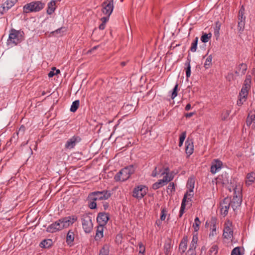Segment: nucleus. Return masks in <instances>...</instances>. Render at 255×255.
<instances>
[{
  "label": "nucleus",
  "instance_id": "obj_1",
  "mask_svg": "<svg viewBox=\"0 0 255 255\" xmlns=\"http://www.w3.org/2000/svg\"><path fill=\"white\" fill-rule=\"evenodd\" d=\"M111 196L109 191L103 190L102 191H95L91 193L88 196V206L91 209L97 208V201L106 200Z\"/></svg>",
  "mask_w": 255,
  "mask_h": 255
},
{
  "label": "nucleus",
  "instance_id": "obj_2",
  "mask_svg": "<svg viewBox=\"0 0 255 255\" xmlns=\"http://www.w3.org/2000/svg\"><path fill=\"white\" fill-rule=\"evenodd\" d=\"M24 39V33L21 30L12 28L9 31L7 43L8 45L16 46Z\"/></svg>",
  "mask_w": 255,
  "mask_h": 255
},
{
  "label": "nucleus",
  "instance_id": "obj_3",
  "mask_svg": "<svg viewBox=\"0 0 255 255\" xmlns=\"http://www.w3.org/2000/svg\"><path fill=\"white\" fill-rule=\"evenodd\" d=\"M135 171V168L132 165L122 169L114 177L116 181L124 182L127 180Z\"/></svg>",
  "mask_w": 255,
  "mask_h": 255
},
{
  "label": "nucleus",
  "instance_id": "obj_4",
  "mask_svg": "<svg viewBox=\"0 0 255 255\" xmlns=\"http://www.w3.org/2000/svg\"><path fill=\"white\" fill-rule=\"evenodd\" d=\"M44 4L40 1H32L25 4L23 6V12L28 13L32 12H37L43 8Z\"/></svg>",
  "mask_w": 255,
  "mask_h": 255
},
{
  "label": "nucleus",
  "instance_id": "obj_5",
  "mask_svg": "<svg viewBox=\"0 0 255 255\" xmlns=\"http://www.w3.org/2000/svg\"><path fill=\"white\" fill-rule=\"evenodd\" d=\"M242 202V195L241 193V188H237L236 186L234 188V196L232 200L231 199V206L234 211H235L239 207Z\"/></svg>",
  "mask_w": 255,
  "mask_h": 255
},
{
  "label": "nucleus",
  "instance_id": "obj_6",
  "mask_svg": "<svg viewBox=\"0 0 255 255\" xmlns=\"http://www.w3.org/2000/svg\"><path fill=\"white\" fill-rule=\"evenodd\" d=\"M81 220L82 227L84 232L86 233H90L93 228L91 217L87 214H84Z\"/></svg>",
  "mask_w": 255,
  "mask_h": 255
},
{
  "label": "nucleus",
  "instance_id": "obj_7",
  "mask_svg": "<svg viewBox=\"0 0 255 255\" xmlns=\"http://www.w3.org/2000/svg\"><path fill=\"white\" fill-rule=\"evenodd\" d=\"M148 188L144 185L135 186L133 190L132 196L138 200L142 199L146 194Z\"/></svg>",
  "mask_w": 255,
  "mask_h": 255
},
{
  "label": "nucleus",
  "instance_id": "obj_8",
  "mask_svg": "<svg viewBox=\"0 0 255 255\" xmlns=\"http://www.w3.org/2000/svg\"><path fill=\"white\" fill-rule=\"evenodd\" d=\"M232 223L230 220H227L224 224L223 236L227 240H232L233 237V231L232 228Z\"/></svg>",
  "mask_w": 255,
  "mask_h": 255
},
{
  "label": "nucleus",
  "instance_id": "obj_9",
  "mask_svg": "<svg viewBox=\"0 0 255 255\" xmlns=\"http://www.w3.org/2000/svg\"><path fill=\"white\" fill-rule=\"evenodd\" d=\"M244 8L243 6L239 11L238 30L240 33H242L244 30L246 23V16L244 15Z\"/></svg>",
  "mask_w": 255,
  "mask_h": 255
},
{
  "label": "nucleus",
  "instance_id": "obj_10",
  "mask_svg": "<svg viewBox=\"0 0 255 255\" xmlns=\"http://www.w3.org/2000/svg\"><path fill=\"white\" fill-rule=\"evenodd\" d=\"M102 6L103 13L110 16L114 9L113 0H107L102 3Z\"/></svg>",
  "mask_w": 255,
  "mask_h": 255
},
{
  "label": "nucleus",
  "instance_id": "obj_11",
  "mask_svg": "<svg viewBox=\"0 0 255 255\" xmlns=\"http://www.w3.org/2000/svg\"><path fill=\"white\" fill-rule=\"evenodd\" d=\"M78 219L75 215L65 217L60 219L63 228H67L72 225Z\"/></svg>",
  "mask_w": 255,
  "mask_h": 255
},
{
  "label": "nucleus",
  "instance_id": "obj_12",
  "mask_svg": "<svg viewBox=\"0 0 255 255\" xmlns=\"http://www.w3.org/2000/svg\"><path fill=\"white\" fill-rule=\"evenodd\" d=\"M221 213L224 216H226L228 213L229 209L231 206V199L227 197L223 199L221 203Z\"/></svg>",
  "mask_w": 255,
  "mask_h": 255
},
{
  "label": "nucleus",
  "instance_id": "obj_13",
  "mask_svg": "<svg viewBox=\"0 0 255 255\" xmlns=\"http://www.w3.org/2000/svg\"><path fill=\"white\" fill-rule=\"evenodd\" d=\"M63 229L60 219L49 225L46 228V232L53 233Z\"/></svg>",
  "mask_w": 255,
  "mask_h": 255
},
{
  "label": "nucleus",
  "instance_id": "obj_14",
  "mask_svg": "<svg viewBox=\"0 0 255 255\" xmlns=\"http://www.w3.org/2000/svg\"><path fill=\"white\" fill-rule=\"evenodd\" d=\"M249 89L250 88H247V87L243 86L241 90V92L239 94V99L237 101V104L238 106H242L244 102H245L246 101L248 95Z\"/></svg>",
  "mask_w": 255,
  "mask_h": 255
},
{
  "label": "nucleus",
  "instance_id": "obj_15",
  "mask_svg": "<svg viewBox=\"0 0 255 255\" xmlns=\"http://www.w3.org/2000/svg\"><path fill=\"white\" fill-rule=\"evenodd\" d=\"M109 220V216L105 212L99 213L97 217V221L99 225L105 226Z\"/></svg>",
  "mask_w": 255,
  "mask_h": 255
},
{
  "label": "nucleus",
  "instance_id": "obj_16",
  "mask_svg": "<svg viewBox=\"0 0 255 255\" xmlns=\"http://www.w3.org/2000/svg\"><path fill=\"white\" fill-rule=\"evenodd\" d=\"M17 0H7L0 7V12L2 14L9 9L12 7L15 3L17 2Z\"/></svg>",
  "mask_w": 255,
  "mask_h": 255
},
{
  "label": "nucleus",
  "instance_id": "obj_17",
  "mask_svg": "<svg viewBox=\"0 0 255 255\" xmlns=\"http://www.w3.org/2000/svg\"><path fill=\"white\" fill-rule=\"evenodd\" d=\"M222 165L223 163L221 161L218 159H214L211 163V172L215 174L221 169Z\"/></svg>",
  "mask_w": 255,
  "mask_h": 255
},
{
  "label": "nucleus",
  "instance_id": "obj_18",
  "mask_svg": "<svg viewBox=\"0 0 255 255\" xmlns=\"http://www.w3.org/2000/svg\"><path fill=\"white\" fill-rule=\"evenodd\" d=\"M74 232L72 230H69L67 234L66 239V244L69 247H71L74 245Z\"/></svg>",
  "mask_w": 255,
  "mask_h": 255
},
{
  "label": "nucleus",
  "instance_id": "obj_19",
  "mask_svg": "<svg viewBox=\"0 0 255 255\" xmlns=\"http://www.w3.org/2000/svg\"><path fill=\"white\" fill-rule=\"evenodd\" d=\"M246 123L248 126H252L253 128H255V113H252V112H251L249 114L247 118Z\"/></svg>",
  "mask_w": 255,
  "mask_h": 255
},
{
  "label": "nucleus",
  "instance_id": "obj_20",
  "mask_svg": "<svg viewBox=\"0 0 255 255\" xmlns=\"http://www.w3.org/2000/svg\"><path fill=\"white\" fill-rule=\"evenodd\" d=\"M216 219L212 217L211 219V226H210V233L209 237H214L217 235V226H216Z\"/></svg>",
  "mask_w": 255,
  "mask_h": 255
},
{
  "label": "nucleus",
  "instance_id": "obj_21",
  "mask_svg": "<svg viewBox=\"0 0 255 255\" xmlns=\"http://www.w3.org/2000/svg\"><path fill=\"white\" fill-rule=\"evenodd\" d=\"M105 226L102 225H98L97 227L96 233L95 236L96 241L100 240L104 236V230Z\"/></svg>",
  "mask_w": 255,
  "mask_h": 255
},
{
  "label": "nucleus",
  "instance_id": "obj_22",
  "mask_svg": "<svg viewBox=\"0 0 255 255\" xmlns=\"http://www.w3.org/2000/svg\"><path fill=\"white\" fill-rule=\"evenodd\" d=\"M188 243L187 236H184L179 246V250L182 254L184 253L187 249Z\"/></svg>",
  "mask_w": 255,
  "mask_h": 255
},
{
  "label": "nucleus",
  "instance_id": "obj_23",
  "mask_svg": "<svg viewBox=\"0 0 255 255\" xmlns=\"http://www.w3.org/2000/svg\"><path fill=\"white\" fill-rule=\"evenodd\" d=\"M60 0H51L48 3V8L47 10V13L48 14H51L55 10L56 8V3L57 1H60Z\"/></svg>",
  "mask_w": 255,
  "mask_h": 255
},
{
  "label": "nucleus",
  "instance_id": "obj_24",
  "mask_svg": "<svg viewBox=\"0 0 255 255\" xmlns=\"http://www.w3.org/2000/svg\"><path fill=\"white\" fill-rule=\"evenodd\" d=\"M198 240L197 235H193L188 250H191L192 251L195 252V250L197 248Z\"/></svg>",
  "mask_w": 255,
  "mask_h": 255
},
{
  "label": "nucleus",
  "instance_id": "obj_25",
  "mask_svg": "<svg viewBox=\"0 0 255 255\" xmlns=\"http://www.w3.org/2000/svg\"><path fill=\"white\" fill-rule=\"evenodd\" d=\"M53 245V241L51 239H45L43 240L39 244V246L42 248H49Z\"/></svg>",
  "mask_w": 255,
  "mask_h": 255
},
{
  "label": "nucleus",
  "instance_id": "obj_26",
  "mask_svg": "<svg viewBox=\"0 0 255 255\" xmlns=\"http://www.w3.org/2000/svg\"><path fill=\"white\" fill-rule=\"evenodd\" d=\"M195 179L194 177H190L187 181L186 186L189 192L193 193L195 185Z\"/></svg>",
  "mask_w": 255,
  "mask_h": 255
},
{
  "label": "nucleus",
  "instance_id": "obj_27",
  "mask_svg": "<svg viewBox=\"0 0 255 255\" xmlns=\"http://www.w3.org/2000/svg\"><path fill=\"white\" fill-rule=\"evenodd\" d=\"M255 173L254 172H251L248 173L247 176V180L246 181V184L248 186H250L251 185L255 180Z\"/></svg>",
  "mask_w": 255,
  "mask_h": 255
},
{
  "label": "nucleus",
  "instance_id": "obj_28",
  "mask_svg": "<svg viewBox=\"0 0 255 255\" xmlns=\"http://www.w3.org/2000/svg\"><path fill=\"white\" fill-rule=\"evenodd\" d=\"M187 194L184 196L182 201L181 205L179 211V217H181L184 213V210L186 206V202L187 201Z\"/></svg>",
  "mask_w": 255,
  "mask_h": 255
},
{
  "label": "nucleus",
  "instance_id": "obj_29",
  "mask_svg": "<svg viewBox=\"0 0 255 255\" xmlns=\"http://www.w3.org/2000/svg\"><path fill=\"white\" fill-rule=\"evenodd\" d=\"M185 152L188 156L191 155L194 151V144H185Z\"/></svg>",
  "mask_w": 255,
  "mask_h": 255
},
{
  "label": "nucleus",
  "instance_id": "obj_30",
  "mask_svg": "<svg viewBox=\"0 0 255 255\" xmlns=\"http://www.w3.org/2000/svg\"><path fill=\"white\" fill-rule=\"evenodd\" d=\"M165 185H166V184L164 182V181L160 179V180H159L156 182L154 183L152 185V187L154 190H157V189L163 187Z\"/></svg>",
  "mask_w": 255,
  "mask_h": 255
},
{
  "label": "nucleus",
  "instance_id": "obj_31",
  "mask_svg": "<svg viewBox=\"0 0 255 255\" xmlns=\"http://www.w3.org/2000/svg\"><path fill=\"white\" fill-rule=\"evenodd\" d=\"M66 31L65 27H60L55 31H53L51 33L55 34L57 36H61L63 35L64 33Z\"/></svg>",
  "mask_w": 255,
  "mask_h": 255
},
{
  "label": "nucleus",
  "instance_id": "obj_32",
  "mask_svg": "<svg viewBox=\"0 0 255 255\" xmlns=\"http://www.w3.org/2000/svg\"><path fill=\"white\" fill-rule=\"evenodd\" d=\"M109 246L107 244H105L100 251L99 254L102 255H109Z\"/></svg>",
  "mask_w": 255,
  "mask_h": 255
},
{
  "label": "nucleus",
  "instance_id": "obj_33",
  "mask_svg": "<svg viewBox=\"0 0 255 255\" xmlns=\"http://www.w3.org/2000/svg\"><path fill=\"white\" fill-rule=\"evenodd\" d=\"M81 140V139L80 137L77 135H74L67 140L66 143H77L80 142Z\"/></svg>",
  "mask_w": 255,
  "mask_h": 255
},
{
  "label": "nucleus",
  "instance_id": "obj_34",
  "mask_svg": "<svg viewBox=\"0 0 255 255\" xmlns=\"http://www.w3.org/2000/svg\"><path fill=\"white\" fill-rule=\"evenodd\" d=\"M163 176H164V177H163V179L161 180H163L164 182L166 184H167L168 182L172 181L174 178V176H173V175L171 173L170 174H165Z\"/></svg>",
  "mask_w": 255,
  "mask_h": 255
},
{
  "label": "nucleus",
  "instance_id": "obj_35",
  "mask_svg": "<svg viewBox=\"0 0 255 255\" xmlns=\"http://www.w3.org/2000/svg\"><path fill=\"white\" fill-rule=\"evenodd\" d=\"M201 224V222L198 217H196L194 220V223L193 224V228H194L195 232H197L199 230V226Z\"/></svg>",
  "mask_w": 255,
  "mask_h": 255
},
{
  "label": "nucleus",
  "instance_id": "obj_36",
  "mask_svg": "<svg viewBox=\"0 0 255 255\" xmlns=\"http://www.w3.org/2000/svg\"><path fill=\"white\" fill-rule=\"evenodd\" d=\"M79 106V101L76 100L74 101L71 106L70 111L72 112H75L77 111V109Z\"/></svg>",
  "mask_w": 255,
  "mask_h": 255
},
{
  "label": "nucleus",
  "instance_id": "obj_37",
  "mask_svg": "<svg viewBox=\"0 0 255 255\" xmlns=\"http://www.w3.org/2000/svg\"><path fill=\"white\" fill-rule=\"evenodd\" d=\"M218 252V247L216 245H213L209 251L210 255H216Z\"/></svg>",
  "mask_w": 255,
  "mask_h": 255
},
{
  "label": "nucleus",
  "instance_id": "obj_38",
  "mask_svg": "<svg viewBox=\"0 0 255 255\" xmlns=\"http://www.w3.org/2000/svg\"><path fill=\"white\" fill-rule=\"evenodd\" d=\"M211 36L212 35L210 33L208 34L204 33L202 35L201 40L202 42L206 43L209 40L210 38H211Z\"/></svg>",
  "mask_w": 255,
  "mask_h": 255
},
{
  "label": "nucleus",
  "instance_id": "obj_39",
  "mask_svg": "<svg viewBox=\"0 0 255 255\" xmlns=\"http://www.w3.org/2000/svg\"><path fill=\"white\" fill-rule=\"evenodd\" d=\"M190 60L185 63V65L187 66L186 68V75L187 78H189L191 76V65L190 64Z\"/></svg>",
  "mask_w": 255,
  "mask_h": 255
},
{
  "label": "nucleus",
  "instance_id": "obj_40",
  "mask_svg": "<svg viewBox=\"0 0 255 255\" xmlns=\"http://www.w3.org/2000/svg\"><path fill=\"white\" fill-rule=\"evenodd\" d=\"M60 72V71L59 69H56L55 67H53L51 71H50L48 73V76L49 78H51L54 76L57 75Z\"/></svg>",
  "mask_w": 255,
  "mask_h": 255
},
{
  "label": "nucleus",
  "instance_id": "obj_41",
  "mask_svg": "<svg viewBox=\"0 0 255 255\" xmlns=\"http://www.w3.org/2000/svg\"><path fill=\"white\" fill-rule=\"evenodd\" d=\"M252 77L251 75H247L245 80V83L243 87H247V88H250L251 83Z\"/></svg>",
  "mask_w": 255,
  "mask_h": 255
},
{
  "label": "nucleus",
  "instance_id": "obj_42",
  "mask_svg": "<svg viewBox=\"0 0 255 255\" xmlns=\"http://www.w3.org/2000/svg\"><path fill=\"white\" fill-rule=\"evenodd\" d=\"M212 60V55H210L207 57L204 63V67L206 69H208L209 68L210 65L211 64Z\"/></svg>",
  "mask_w": 255,
  "mask_h": 255
},
{
  "label": "nucleus",
  "instance_id": "obj_43",
  "mask_svg": "<svg viewBox=\"0 0 255 255\" xmlns=\"http://www.w3.org/2000/svg\"><path fill=\"white\" fill-rule=\"evenodd\" d=\"M178 87V84L176 83L174 87L172 89L171 93V98L173 100L177 96V89Z\"/></svg>",
  "mask_w": 255,
  "mask_h": 255
},
{
  "label": "nucleus",
  "instance_id": "obj_44",
  "mask_svg": "<svg viewBox=\"0 0 255 255\" xmlns=\"http://www.w3.org/2000/svg\"><path fill=\"white\" fill-rule=\"evenodd\" d=\"M167 212V210L165 207L161 208L160 215V220L161 221H164L165 220Z\"/></svg>",
  "mask_w": 255,
  "mask_h": 255
},
{
  "label": "nucleus",
  "instance_id": "obj_45",
  "mask_svg": "<svg viewBox=\"0 0 255 255\" xmlns=\"http://www.w3.org/2000/svg\"><path fill=\"white\" fill-rule=\"evenodd\" d=\"M198 37H196L194 39V41L192 43L191 47H190V50L192 52H195L197 48V43H198Z\"/></svg>",
  "mask_w": 255,
  "mask_h": 255
},
{
  "label": "nucleus",
  "instance_id": "obj_46",
  "mask_svg": "<svg viewBox=\"0 0 255 255\" xmlns=\"http://www.w3.org/2000/svg\"><path fill=\"white\" fill-rule=\"evenodd\" d=\"M231 255H243V254L241 252V248L239 247H237L232 251Z\"/></svg>",
  "mask_w": 255,
  "mask_h": 255
},
{
  "label": "nucleus",
  "instance_id": "obj_47",
  "mask_svg": "<svg viewBox=\"0 0 255 255\" xmlns=\"http://www.w3.org/2000/svg\"><path fill=\"white\" fill-rule=\"evenodd\" d=\"M231 111L229 110H224L222 114V120H226L230 114Z\"/></svg>",
  "mask_w": 255,
  "mask_h": 255
},
{
  "label": "nucleus",
  "instance_id": "obj_48",
  "mask_svg": "<svg viewBox=\"0 0 255 255\" xmlns=\"http://www.w3.org/2000/svg\"><path fill=\"white\" fill-rule=\"evenodd\" d=\"M239 68L241 73L242 74H244L247 69V65L245 63H241L239 65Z\"/></svg>",
  "mask_w": 255,
  "mask_h": 255
},
{
  "label": "nucleus",
  "instance_id": "obj_49",
  "mask_svg": "<svg viewBox=\"0 0 255 255\" xmlns=\"http://www.w3.org/2000/svg\"><path fill=\"white\" fill-rule=\"evenodd\" d=\"M122 240H123L122 234H119L116 236L115 242L118 245L121 244L122 243Z\"/></svg>",
  "mask_w": 255,
  "mask_h": 255
},
{
  "label": "nucleus",
  "instance_id": "obj_50",
  "mask_svg": "<svg viewBox=\"0 0 255 255\" xmlns=\"http://www.w3.org/2000/svg\"><path fill=\"white\" fill-rule=\"evenodd\" d=\"M157 168L155 167L152 172L151 176L153 177H156L158 175H161V169H159L158 171H157Z\"/></svg>",
  "mask_w": 255,
  "mask_h": 255
},
{
  "label": "nucleus",
  "instance_id": "obj_51",
  "mask_svg": "<svg viewBox=\"0 0 255 255\" xmlns=\"http://www.w3.org/2000/svg\"><path fill=\"white\" fill-rule=\"evenodd\" d=\"M169 190H170L171 193L175 191V187L174 183L171 182L169 184L167 187V192H168Z\"/></svg>",
  "mask_w": 255,
  "mask_h": 255
},
{
  "label": "nucleus",
  "instance_id": "obj_52",
  "mask_svg": "<svg viewBox=\"0 0 255 255\" xmlns=\"http://www.w3.org/2000/svg\"><path fill=\"white\" fill-rule=\"evenodd\" d=\"M138 247L139 249V253L140 254H144L145 251V248L141 242L138 243Z\"/></svg>",
  "mask_w": 255,
  "mask_h": 255
},
{
  "label": "nucleus",
  "instance_id": "obj_53",
  "mask_svg": "<svg viewBox=\"0 0 255 255\" xmlns=\"http://www.w3.org/2000/svg\"><path fill=\"white\" fill-rule=\"evenodd\" d=\"M171 246L169 244H165L164 246V253L166 255H168L170 252Z\"/></svg>",
  "mask_w": 255,
  "mask_h": 255
},
{
  "label": "nucleus",
  "instance_id": "obj_54",
  "mask_svg": "<svg viewBox=\"0 0 255 255\" xmlns=\"http://www.w3.org/2000/svg\"><path fill=\"white\" fill-rule=\"evenodd\" d=\"M186 134L185 132H182L180 135L179 137V143H183L185 138H186Z\"/></svg>",
  "mask_w": 255,
  "mask_h": 255
},
{
  "label": "nucleus",
  "instance_id": "obj_55",
  "mask_svg": "<svg viewBox=\"0 0 255 255\" xmlns=\"http://www.w3.org/2000/svg\"><path fill=\"white\" fill-rule=\"evenodd\" d=\"M25 128L24 126L22 125L20 126V127L19 128V129H18V132H17V134L18 135V134H20V135H22L24 131H25Z\"/></svg>",
  "mask_w": 255,
  "mask_h": 255
},
{
  "label": "nucleus",
  "instance_id": "obj_56",
  "mask_svg": "<svg viewBox=\"0 0 255 255\" xmlns=\"http://www.w3.org/2000/svg\"><path fill=\"white\" fill-rule=\"evenodd\" d=\"M186 194H187V201L186 202H189V201H191V198L193 197V194L192 193H191V192H187L185 194H184V196H185Z\"/></svg>",
  "mask_w": 255,
  "mask_h": 255
},
{
  "label": "nucleus",
  "instance_id": "obj_57",
  "mask_svg": "<svg viewBox=\"0 0 255 255\" xmlns=\"http://www.w3.org/2000/svg\"><path fill=\"white\" fill-rule=\"evenodd\" d=\"M166 174H170L169 173V169L168 167L164 168V169L162 170L161 169V176L164 175Z\"/></svg>",
  "mask_w": 255,
  "mask_h": 255
},
{
  "label": "nucleus",
  "instance_id": "obj_58",
  "mask_svg": "<svg viewBox=\"0 0 255 255\" xmlns=\"http://www.w3.org/2000/svg\"><path fill=\"white\" fill-rule=\"evenodd\" d=\"M109 17L110 16H108L107 15H106V16H104V17H103L101 18V20L102 21V23H106V22L107 21H108V20H109Z\"/></svg>",
  "mask_w": 255,
  "mask_h": 255
},
{
  "label": "nucleus",
  "instance_id": "obj_59",
  "mask_svg": "<svg viewBox=\"0 0 255 255\" xmlns=\"http://www.w3.org/2000/svg\"><path fill=\"white\" fill-rule=\"evenodd\" d=\"M220 28V25H218V22H216V26L215 28V34L216 35L219 33V31Z\"/></svg>",
  "mask_w": 255,
  "mask_h": 255
},
{
  "label": "nucleus",
  "instance_id": "obj_60",
  "mask_svg": "<svg viewBox=\"0 0 255 255\" xmlns=\"http://www.w3.org/2000/svg\"><path fill=\"white\" fill-rule=\"evenodd\" d=\"M186 255H196V252L192 251L191 250H188Z\"/></svg>",
  "mask_w": 255,
  "mask_h": 255
},
{
  "label": "nucleus",
  "instance_id": "obj_61",
  "mask_svg": "<svg viewBox=\"0 0 255 255\" xmlns=\"http://www.w3.org/2000/svg\"><path fill=\"white\" fill-rule=\"evenodd\" d=\"M105 23H102L99 26L100 30H103L105 28Z\"/></svg>",
  "mask_w": 255,
  "mask_h": 255
},
{
  "label": "nucleus",
  "instance_id": "obj_62",
  "mask_svg": "<svg viewBox=\"0 0 255 255\" xmlns=\"http://www.w3.org/2000/svg\"><path fill=\"white\" fill-rule=\"evenodd\" d=\"M191 109V105L190 104H188L185 108V110L186 111H189L190 109Z\"/></svg>",
  "mask_w": 255,
  "mask_h": 255
},
{
  "label": "nucleus",
  "instance_id": "obj_63",
  "mask_svg": "<svg viewBox=\"0 0 255 255\" xmlns=\"http://www.w3.org/2000/svg\"><path fill=\"white\" fill-rule=\"evenodd\" d=\"M75 144H66V147L67 148H72Z\"/></svg>",
  "mask_w": 255,
  "mask_h": 255
},
{
  "label": "nucleus",
  "instance_id": "obj_64",
  "mask_svg": "<svg viewBox=\"0 0 255 255\" xmlns=\"http://www.w3.org/2000/svg\"><path fill=\"white\" fill-rule=\"evenodd\" d=\"M103 207H104V209L105 210L107 209H108V208L109 207V204H108V203H106L104 204V205H103Z\"/></svg>",
  "mask_w": 255,
  "mask_h": 255
}]
</instances>
